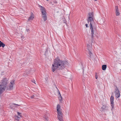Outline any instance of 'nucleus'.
Segmentation results:
<instances>
[{
  "mask_svg": "<svg viewBox=\"0 0 121 121\" xmlns=\"http://www.w3.org/2000/svg\"><path fill=\"white\" fill-rule=\"evenodd\" d=\"M115 96L117 98L119 97L120 96V94L118 88L117 87L115 89Z\"/></svg>",
  "mask_w": 121,
  "mask_h": 121,
  "instance_id": "obj_7",
  "label": "nucleus"
},
{
  "mask_svg": "<svg viewBox=\"0 0 121 121\" xmlns=\"http://www.w3.org/2000/svg\"><path fill=\"white\" fill-rule=\"evenodd\" d=\"M95 1H97V0H94Z\"/></svg>",
  "mask_w": 121,
  "mask_h": 121,
  "instance_id": "obj_32",
  "label": "nucleus"
},
{
  "mask_svg": "<svg viewBox=\"0 0 121 121\" xmlns=\"http://www.w3.org/2000/svg\"><path fill=\"white\" fill-rule=\"evenodd\" d=\"M110 98H114V97L112 96Z\"/></svg>",
  "mask_w": 121,
  "mask_h": 121,
  "instance_id": "obj_29",
  "label": "nucleus"
},
{
  "mask_svg": "<svg viewBox=\"0 0 121 121\" xmlns=\"http://www.w3.org/2000/svg\"><path fill=\"white\" fill-rule=\"evenodd\" d=\"M26 31L27 32H28L29 31V29H27L26 30Z\"/></svg>",
  "mask_w": 121,
  "mask_h": 121,
  "instance_id": "obj_28",
  "label": "nucleus"
},
{
  "mask_svg": "<svg viewBox=\"0 0 121 121\" xmlns=\"http://www.w3.org/2000/svg\"><path fill=\"white\" fill-rule=\"evenodd\" d=\"M89 55H90V56L91 57V56L92 55V53L90 51L89 52Z\"/></svg>",
  "mask_w": 121,
  "mask_h": 121,
  "instance_id": "obj_24",
  "label": "nucleus"
},
{
  "mask_svg": "<svg viewBox=\"0 0 121 121\" xmlns=\"http://www.w3.org/2000/svg\"><path fill=\"white\" fill-rule=\"evenodd\" d=\"M40 10L42 14V17L43 18L44 21H46L47 19L46 12L45 10V9L43 6H41Z\"/></svg>",
  "mask_w": 121,
  "mask_h": 121,
  "instance_id": "obj_3",
  "label": "nucleus"
},
{
  "mask_svg": "<svg viewBox=\"0 0 121 121\" xmlns=\"http://www.w3.org/2000/svg\"><path fill=\"white\" fill-rule=\"evenodd\" d=\"M33 98L32 97L31 98Z\"/></svg>",
  "mask_w": 121,
  "mask_h": 121,
  "instance_id": "obj_33",
  "label": "nucleus"
},
{
  "mask_svg": "<svg viewBox=\"0 0 121 121\" xmlns=\"http://www.w3.org/2000/svg\"><path fill=\"white\" fill-rule=\"evenodd\" d=\"M34 18V15L32 13H31V15L30 16L28 19V20L30 21L32 20Z\"/></svg>",
  "mask_w": 121,
  "mask_h": 121,
  "instance_id": "obj_11",
  "label": "nucleus"
},
{
  "mask_svg": "<svg viewBox=\"0 0 121 121\" xmlns=\"http://www.w3.org/2000/svg\"><path fill=\"white\" fill-rule=\"evenodd\" d=\"M95 78L96 79H97L98 78V76L97 73H96L95 74Z\"/></svg>",
  "mask_w": 121,
  "mask_h": 121,
  "instance_id": "obj_25",
  "label": "nucleus"
},
{
  "mask_svg": "<svg viewBox=\"0 0 121 121\" xmlns=\"http://www.w3.org/2000/svg\"><path fill=\"white\" fill-rule=\"evenodd\" d=\"M88 17L94 18L93 13V12L89 13L87 15Z\"/></svg>",
  "mask_w": 121,
  "mask_h": 121,
  "instance_id": "obj_9",
  "label": "nucleus"
},
{
  "mask_svg": "<svg viewBox=\"0 0 121 121\" xmlns=\"http://www.w3.org/2000/svg\"><path fill=\"white\" fill-rule=\"evenodd\" d=\"M63 99H59V101L61 103H63Z\"/></svg>",
  "mask_w": 121,
  "mask_h": 121,
  "instance_id": "obj_21",
  "label": "nucleus"
},
{
  "mask_svg": "<svg viewBox=\"0 0 121 121\" xmlns=\"http://www.w3.org/2000/svg\"><path fill=\"white\" fill-rule=\"evenodd\" d=\"M110 102L111 106L113 109L114 108V99H110Z\"/></svg>",
  "mask_w": 121,
  "mask_h": 121,
  "instance_id": "obj_10",
  "label": "nucleus"
},
{
  "mask_svg": "<svg viewBox=\"0 0 121 121\" xmlns=\"http://www.w3.org/2000/svg\"><path fill=\"white\" fill-rule=\"evenodd\" d=\"M21 113L19 112H17V114L18 115V116H19L20 117H22V116L21 115Z\"/></svg>",
  "mask_w": 121,
  "mask_h": 121,
  "instance_id": "obj_19",
  "label": "nucleus"
},
{
  "mask_svg": "<svg viewBox=\"0 0 121 121\" xmlns=\"http://www.w3.org/2000/svg\"><path fill=\"white\" fill-rule=\"evenodd\" d=\"M6 87L5 86L2 85L1 84H0V95L4 91Z\"/></svg>",
  "mask_w": 121,
  "mask_h": 121,
  "instance_id": "obj_6",
  "label": "nucleus"
},
{
  "mask_svg": "<svg viewBox=\"0 0 121 121\" xmlns=\"http://www.w3.org/2000/svg\"><path fill=\"white\" fill-rule=\"evenodd\" d=\"M107 68V65H103L102 66V69L103 70H106Z\"/></svg>",
  "mask_w": 121,
  "mask_h": 121,
  "instance_id": "obj_13",
  "label": "nucleus"
},
{
  "mask_svg": "<svg viewBox=\"0 0 121 121\" xmlns=\"http://www.w3.org/2000/svg\"><path fill=\"white\" fill-rule=\"evenodd\" d=\"M58 98H62V97L61 95V94H60V91H59L58 90Z\"/></svg>",
  "mask_w": 121,
  "mask_h": 121,
  "instance_id": "obj_16",
  "label": "nucleus"
},
{
  "mask_svg": "<svg viewBox=\"0 0 121 121\" xmlns=\"http://www.w3.org/2000/svg\"><path fill=\"white\" fill-rule=\"evenodd\" d=\"M57 114L58 116H62V113L61 112L60 110L57 111Z\"/></svg>",
  "mask_w": 121,
  "mask_h": 121,
  "instance_id": "obj_14",
  "label": "nucleus"
},
{
  "mask_svg": "<svg viewBox=\"0 0 121 121\" xmlns=\"http://www.w3.org/2000/svg\"><path fill=\"white\" fill-rule=\"evenodd\" d=\"M60 105L59 104H58L57 106V111H58V110H60Z\"/></svg>",
  "mask_w": 121,
  "mask_h": 121,
  "instance_id": "obj_17",
  "label": "nucleus"
},
{
  "mask_svg": "<svg viewBox=\"0 0 121 121\" xmlns=\"http://www.w3.org/2000/svg\"><path fill=\"white\" fill-rule=\"evenodd\" d=\"M44 118L45 120H46L47 121H48V117L46 116H44Z\"/></svg>",
  "mask_w": 121,
  "mask_h": 121,
  "instance_id": "obj_22",
  "label": "nucleus"
},
{
  "mask_svg": "<svg viewBox=\"0 0 121 121\" xmlns=\"http://www.w3.org/2000/svg\"><path fill=\"white\" fill-rule=\"evenodd\" d=\"M57 117L60 121H63L62 116H58Z\"/></svg>",
  "mask_w": 121,
  "mask_h": 121,
  "instance_id": "obj_12",
  "label": "nucleus"
},
{
  "mask_svg": "<svg viewBox=\"0 0 121 121\" xmlns=\"http://www.w3.org/2000/svg\"><path fill=\"white\" fill-rule=\"evenodd\" d=\"M17 118H16V119L17 121H19L20 119H19L20 118V117L19 116H17Z\"/></svg>",
  "mask_w": 121,
  "mask_h": 121,
  "instance_id": "obj_23",
  "label": "nucleus"
},
{
  "mask_svg": "<svg viewBox=\"0 0 121 121\" xmlns=\"http://www.w3.org/2000/svg\"><path fill=\"white\" fill-rule=\"evenodd\" d=\"M35 82V81H32V82H34L35 84V82Z\"/></svg>",
  "mask_w": 121,
  "mask_h": 121,
  "instance_id": "obj_31",
  "label": "nucleus"
},
{
  "mask_svg": "<svg viewBox=\"0 0 121 121\" xmlns=\"http://www.w3.org/2000/svg\"><path fill=\"white\" fill-rule=\"evenodd\" d=\"M108 110V107L107 106L105 105H103L102 107L100 109V111L103 112Z\"/></svg>",
  "mask_w": 121,
  "mask_h": 121,
  "instance_id": "obj_5",
  "label": "nucleus"
},
{
  "mask_svg": "<svg viewBox=\"0 0 121 121\" xmlns=\"http://www.w3.org/2000/svg\"><path fill=\"white\" fill-rule=\"evenodd\" d=\"M35 82V81H32V82H34L35 84V82Z\"/></svg>",
  "mask_w": 121,
  "mask_h": 121,
  "instance_id": "obj_30",
  "label": "nucleus"
},
{
  "mask_svg": "<svg viewBox=\"0 0 121 121\" xmlns=\"http://www.w3.org/2000/svg\"><path fill=\"white\" fill-rule=\"evenodd\" d=\"M88 23H90V30H91V38L93 39L94 37V31L96 28L95 27L96 24L94 21L93 18L88 17L87 19Z\"/></svg>",
  "mask_w": 121,
  "mask_h": 121,
  "instance_id": "obj_2",
  "label": "nucleus"
},
{
  "mask_svg": "<svg viewBox=\"0 0 121 121\" xmlns=\"http://www.w3.org/2000/svg\"><path fill=\"white\" fill-rule=\"evenodd\" d=\"M69 66V63L66 61L60 60L58 57L54 60V64L52 65V71L53 72L56 69L62 70L67 68Z\"/></svg>",
  "mask_w": 121,
  "mask_h": 121,
  "instance_id": "obj_1",
  "label": "nucleus"
},
{
  "mask_svg": "<svg viewBox=\"0 0 121 121\" xmlns=\"http://www.w3.org/2000/svg\"><path fill=\"white\" fill-rule=\"evenodd\" d=\"M13 85L10 84L9 86V90H12L13 88Z\"/></svg>",
  "mask_w": 121,
  "mask_h": 121,
  "instance_id": "obj_18",
  "label": "nucleus"
},
{
  "mask_svg": "<svg viewBox=\"0 0 121 121\" xmlns=\"http://www.w3.org/2000/svg\"><path fill=\"white\" fill-rule=\"evenodd\" d=\"M8 83V79L7 78H4L2 81V83L1 84L7 87Z\"/></svg>",
  "mask_w": 121,
  "mask_h": 121,
  "instance_id": "obj_4",
  "label": "nucleus"
},
{
  "mask_svg": "<svg viewBox=\"0 0 121 121\" xmlns=\"http://www.w3.org/2000/svg\"><path fill=\"white\" fill-rule=\"evenodd\" d=\"M115 13L116 15L117 16H119L120 15V13L119 10L118 9V7L117 6H116L115 8Z\"/></svg>",
  "mask_w": 121,
  "mask_h": 121,
  "instance_id": "obj_8",
  "label": "nucleus"
},
{
  "mask_svg": "<svg viewBox=\"0 0 121 121\" xmlns=\"http://www.w3.org/2000/svg\"><path fill=\"white\" fill-rule=\"evenodd\" d=\"M14 80H13L10 82V84L13 85L14 84Z\"/></svg>",
  "mask_w": 121,
  "mask_h": 121,
  "instance_id": "obj_20",
  "label": "nucleus"
},
{
  "mask_svg": "<svg viewBox=\"0 0 121 121\" xmlns=\"http://www.w3.org/2000/svg\"><path fill=\"white\" fill-rule=\"evenodd\" d=\"M13 104L14 105H17V106H20V105H19L18 104H15V103H13Z\"/></svg>",
  "mask_w": 121,
  "mask_h": 121,
  "instance_id": "obj_26",
  "label": "nucleus"
},
{
  "mask_svg": "<svg viewBox=\"0 0 121 121\" xmlns=\"http://www.w3.org/2000/svg\"><path fill=\"white\" fill-rule=\"evenodd\" d=\"M5 44L3 43L1 41H0V47H4L5 46Z\"/></svg>",
  "mask_w": 121,
  "mask_h": 121,
  "instance_id": "obj_15",
  "label": "nucleus"
},
{
  "mask_svg": "<svg viewBox=\"0 0 121 121\" xmlns=\"http://www.w3.org/2000/svg\"><path fill=\"white\" fill-rule=\"evenodd\" d=\"M47 0V1H48V0Z\"/></svg>",
  "mask_w": 121,
  "mask_h": 121,
  "instance_id": "obj_34",
  "label": "nucleus"
},
{
  "mask_svg": "<svg viewBox=\"0 0 121 121\" xmlns=\"http://www.w3.org/2000/svg\"><path fill=\"white\" fill-rule=\"evenodd\" d=\"M86 27L87 28L88 27V24H86Z\"/></svg>",
  "mask_w": 121,
  "mask_h": 121,
  "instance_id": "obj_27",
  "label": "nucleus"
}]
</instances>
